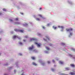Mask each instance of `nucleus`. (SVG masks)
<instances>
[{
	"label": "nucleus",
	"instance_id": "obj_1",
	"mask_svg": "<svg viewBox=\"0 0 75 75\" xmlns=\"http://www.w3.org/2000/svg\"><path fill=\"white\" fill-rule=\"evenodd\" d=\"M66 31H72L73 30V29L72 28H69V29H66Z\"/></svg>",
	"mask_w": 75,
	"mask_h": 75
},
{
	"label": "nucleus",
	"instance_id": "obj_2",
	"mask_svg": "<svg viewBox=\"0 0 75 75\" xmlns=\"http://www.w3.org/2000/svg\"><path fill=\"white\" fill-rule=\"evenodd\" d=\"M35 44L37 45V46L38 47H40L41 45V43L38 44L37 42H35Z\"/></svg>",
	"mask_w": 75,
	"mask_h": 75
},
{
	"label": "nucleus",
	"instance_id": "obj_3",
	"mask_svg": "<svg viewBox=\"0 0 75 75\" xmlns=\"http://www.w3.org/2000/svg\"><path fill=\"white\" fill-rule=\"evenodd\" d=\"M31 47H30L29 48V50H33V49L34 48V46H33V45H32Z\"/></svg>",
	"mask_w": 75,
	"mask_h": 75
},
{
	"label": "nucleus",
	"instance_id": "obj_4",
	"mask_svg": "<svg viewBox=\"0 0 75 75\" xmlns=\"http://www.w3.org/2000/svg\"><path fill=\"white\" fill-rule=\"evenodd\" d=\"M37 40V39L35 38H32L30 39V41H36Z\"/></svg>",
	"mask_w": 75,
	"mask_h": 75
},
{
	"label": "nucleus",
	"instance_id": "obj_5",
	"mask_svg": "<svg viewBox=\"0 0 75 75\" xmlns=\"http://www.w3.org/2000/svg\"><path fill=\"white\" fill-rule=\"evenodd\" d=\"M70 74H71V75H75V72L74 71V72H71Z\"/></svg>",
	"mask_w": 75,
	"mask_h": 75
},
{
	"label": "nucleus",
	"instance_id": "obj_6",
	"mask_svg": "<svg viewBox=\"0 0 75 75\" xmlns=\"http://www.w3.org/2000/svg\"><path fill=\"white\" fill-rule=\"evenodd\" d=\"M18 38V36H16V35H14L13 36V38L14 39V38Z\"/></svg>",
	"mask_w": 75,
	"mask_h": 75
},
{
	"label": "nucleus",
	"instance_id": "obj_7",
	"mask_svg": "<svg viewBox=\"0 0 75 75\" xmlns=\"http://www.w3.org/2000/svg\"><path fill=\"white\" fill-rule=\"evenodd\" d=\"M59 63L60 64H64V62L61 61H59Z\"/></svg>",
	"mask_w": 75,
	"mask_h": 75
},
{
	"label": "nucleus",
	"instance_id": "obj_8",
	"mask_svg": "<svg viewBox=\"0 0 75 75\" xmlns=\"http://www.w3.org/2000/svg\"><path fill=\"white\" fill-rule=\"evenodd\" d=\"M70 66H71V67H74L75 65H74V64H71Z\"/></svg>",
	"mask_w": 75,
	"mask_h": 75
},
{
	"label": "nucleus",
	"instance_id": "obj_9",
	"mask_svg": "<svg viewBox=\"0 0 75 75\" xmlns=\"http://www.w3.org/2000/svg\"><path fill=\"white\" fill-rule=\"evenodd\" d=\"M46 37L47 39H48V40H50V38H49L48 36H46Z\"/></svg>",
	"mask_w": 75,
	"mask_h": 75
},
{
	"label": "nucleus",
	"instance_id": "obj_10",
	"mask_svg": "<svg viewBox=\"0 0 75 75\" xmlns=\"http://www.w3.org/2000/svg\"><path fill=\"white\" fill-rule=\"evenodd\" d=\"M15 24H17V25H19L20 24V23L18 22H16L15 23Z\"/></svg>",
	"mask_w": 75,
	"mask_h": 75
},
{
	"label": "nucleus",
	"instance_id": "obj_11",
	"mask_svg": "<svg viewBox=\"0 0 75 75\" xmlns=\"http://www.w3.org/2000/svg\"><path fill=\"white\" fill-rule=\"evenodd\" d=\"M33 65H35V66H36V65H37V64L35 63V62H33Z\"/></svg>",
	"mask_w": 75,
	"mask_h": 75
},
{
	"label": "nucleus",
	"instance_id": "obj_12",
	"mask_svg": "<svg viewBox=\"0 0 75 75\" xmlns=\"http://www.w3.org/2000/svg\"><path fill=\"white\" fill-rule=\"evenodd\" d=\"M36 20L37 21H40V18H36Z\"/></svg>",
	"mask_w": 75,
	"mask_h": 75
},
{
	"label": "nucleus",
	"instance_id": "obj_13",
	"mask_svg": "<svg viewBox=\"0 0 75 75\" xmlns=\"http://www.w3.org/2000/svg\"><path fill=\"white\" fill-rule=\"evenodd\" d=\"M32 59H33V60H35V57H31Z\"/></svg>",
	"mask_w": 75,
	"mask_h": 75
},
{
	"label": "nucleus",
	"instance_id": "obj_14",
	"mask_svg": "<svg viewBox=\"0 0 75 75\" xmlns=\"http://www.w3.org/2000/svg\"><path fill=\"white\" fill-rule=\"evenodd\" d=\"M46 48L47 49V50H50V49L48 47H46Z\"/></svg>",
	"mask_w": 75,
	"mask_h": 75
},
{
	"label": "nucleus",
	"instance_id": "obj_15",
	"mask_svg": "<svg viewBox=\"0 0 75 75\" xmlns=\"http://www.w3.org/2000/svg\"><path fill=\"white\" fill-rule=\"evenodd\" d=\"M20 31L21 33H23V32H24V30H20Z\"/></svg>",
	"mask_w": 75,
	"mask_h": 75
},
{
	"label": "nucleus",
	"instance_id": "obj_16",
	"mask_svg": "<svg viewBox=\"0 0 75 75\" xmlns=\"http://www.w3.org/2000/svg\"><path fill=\"white\" fill-rule=\"evenodd\" d=\"M53 28H54V30H56V29H57V28L56 27H55L54 26H53Z\"/></svg>",
	"mask_w": 75,
	"mask_h": 75
},
{
	"label": "nucleus",
	"instance_id": "obj_17",
	"mask_svg": "<svg viewBox=\"0 0 75 75\" xmlns=\"http://www.w3.org/2000/svg\"><path fill=\"white\" fill-rule=\"evenodd\" d=\"M38 16H39L40 17H42V16L41 15H38Z\"/></svg>",
	"mask_w": 75,
	"mask_h": 75
},
{
	"label": "nucleus",
	"instance_id": "obj_18",
	"mask_svg": "<svg viewBox=\"0 0 75 75\" xmlns=\"http://www.w3.org/2000/svg\"><path fill=\"white\" fill-rule=\"evenodd\" d=\"M61 45H65V43H62L61 44Z\"/></svg>",
	"mask_w": 75,
	"mask_h": 75
},
{
	"label": "nucleus",
	"instance_id": "obj_19",
	"mask_svg": "<svg viewBox=\"0 0 75 75\" xmlns=\"http://www.w3.org/2000/svg\"><path fill=\"white\" fill-rule=\"evenodd\" d=\"M18 20V18H16L15 19V20H16V21H17Z\"/></svg>",
	"mask_w": 75,
	"mask_h": 75
},
{
	"label": "nucleus",
	"instance_id": "obj_20",
	"mask_svg": "<svg viewBox=\"0 0 75 75\" xmlns=\"http://www.w3.org/2000/svg\"><path fill=\"white\" fill-rule=\"evenodd\" d=\"M66 69L67 70H69V68H66Z\"/></svg>",
	"mask_w": 75,
	"mask_h": 75
},
{
	"label": "nucleus",
	"instance_id": "obj_21",
	"mask_svg": "<svg viewBox=\"0 0 75 75\" xmlns=\"http://www.w3.org/2000/svg\"><path fill=\"white\" fill-rule=\"evenodd\" d=\"M25 38H28V36H26L25 37Z\"/></svg>",
	"mask_w": 75,
	"mask_h": 75
},
{
	"label": "nucleus",
	"instance_id": "obj_22",
	"mask_svg": "<svg viewBox=\"0 0 75 75\" xmlns=\"http://www.w3.org/2000/svg\"><path fill=\"white\" fill-rule=\"evenodd\" d=\"M61 28H62V29H63V28H64V27H63V26H61Z\"/></svg>",
	"mask_w": 75,
	"mask_h": 75
},
{
	"label": "nucleus",
	"instance_id": "obj_23",
	"mask_svg": "<svg viewBox=\"0 0 75 75\" xmlns=\"http://www.w3.org/2000/svg\"><path fill=\"white\" fill-rule=\"evenodd\" d=\"M42 28H43V29H45V28L44 26H42Z\"/></svg>",
	"mask_w": 75,
	"mask_h": 75
},
{
	"label": "nucleus",
	"instance_id": "obj_24",
	"mask_svg": "<svg viewBox=\"0 0 75 75\" xmlns=\"http://www.w3.org/2000/svg\"><path fill=\"white\" fill-rule=\"evenodd\" d=\"M71 50H72L73 51H75V50L74 49V48H71Z\"/></svg>",
	"mask_w": 75,
	"mask_h": 75
},
{
	"label": "nucleus",
	"instance_id": "obj_25",
	"mask_svg": "<svg viewBox=\"0 0 75 75\" xmlns=\"http://www.w3.org/2000/svg\"><path fill=\"white\" fill-rule=\"evenodd\" d=\"M52 71H54V69H52Z\"/></svg>",
	"mask_w": 75,
	"mask_h": 75
},
{
	"label": "nucleus",
	"instance_id": "obj_26",
	"mask_svg": "<svg viewBox=\"0 0 75 75\" xmlns=\"http://www.w3.org/2000/svg\"><path fill=\"white\" fill-rule=\"evenodd\" d=\"M3 11H6V10L5 8H3Z\"/></svg>",
	"mask_w": 75,
	"mask_h": 75
},
{
	"label": "nucleus",
	"instance_id": "obj_27",
	"mask_svg": "<svg viewBox=\"0 0 75 75\" xmlns=\"http://www.w3.org/2000/svg\"><path fill=\"white\" fill-rule=\"evenodd\" d=\"M69 56H71V57H72V55L71 54H69Z\"/></svg>",
	"mask_w": 75,
	"mask_h": 75
},
{
	"label": "nucleus",
	"instance_id": "obj_28",
	"mask_svg": "<svg viewBox=\"0 0 75 75\" xmlns=\"http://www.w3.org/2000/svg\"><path fill=\"white\" fill-rule=\"evenodd\" d=\"M38 35H41V34L40 33H38Z\"/></svg>",
	"mask_w": 75,
	"mask_h": 75
},
{
	"label": "nucleus",
	"instance_id": "obj_29",
	"mask_svg": "<svg viewBox=\"0 0 75 75\" xmlns=\"http://www.w3.org/2000/svg\"><path fill=\"white\" fill-rule=\"evenodd\" d=\"M47 63H48V64H50V62L48 61L47 62Z\"/></svg>",
	"mask_w": 75,
	"mask_h": 75
},
{
	"label": "nucleus",
	"instance_id": "obj_30",
	"mask_svg": "<svg viewBox=\"0 0 75 75\" xmlns=\"http://www.w3.org/2000/svg\"><path fill=\"white\" fill-rule=\"evenodd\" d=\"M52 45L51 44H50V46H52Z\"/></svg>",
	"mask_w": 75,
	"mask_h": 75
},
{
	"label": "nucleus",
	"instance_id": "obj_31",
	"mask_svg": "<svg viewBox=\"0 0 75 75\" xmlns=\"http://www.w3.org/2000/svg\"><path fill=\"white\" fill-rule=\"evenodd\" d=\"M19 44H20L21 45H22V43H21V42H20V43H19Z\"/></svg>",
	"mask_w": 75,
	"mask_h": 75
},
{
	"label": "nucleus",
	"instance_id": "obj_32",
	"mask_svg": "<svg viewBox=\"0 0 75 75\" xmlns=\"http://www.w3.org/2000/svg\"><path fill=\"white\" fill-rule=\"evenodd\" d=\"M52 62H55V61H54V60H52Z\"/></svg>",
	"mask_w": 75,
	"mask_h": 75
},
{
	"label": "nucleus",
	"instance_id": "obj_33",
	"mask_svg": "<svg viewBox=\"0 0 75 75\" xmlns=\"http://www.w3.org/2000/svg\"><path fill=\"white\" fill-rule=\"evenodd\" d=\"M70 35H72V33H70Z\"/></svg>",
	"mask_w": 75,
	"mask_h": 75
},
{
	"label": "nucleus",
	"instance_id": "obj_34",
	"mask_svg": "<svg viewBox=\"0 0 75 75\" xmlns=\"http://www.w3.org/2000/svg\"><path fill=\"white\" fill-rule=\"evenodd\" d=\"M10 21H13V20H11V19H10Z\"/></svg>",
	"mask_w": 75,
	"mask_h": 75
},
{
	"label": "nucleus",
	"instance_id": "obj_35",
	"mask_svg": "<svg viewBox=\"0 0 75 75\" xmlns=\"http://www.w3.org/2000/svg\"><path fill=\"white\" fill-rule=\"evenodd\" d=\"M61 75H64V74L62 73L61 74Z\"/></svg>",
	"mask_w": 75,
	"mask_h": 75
},
{
	"label": "nucleus",
	"instance_id": "obj_36",
	"mask_svg": "<svg viewBox=\"0 0 75 75\" xmlns=\"http://www.w3.org/2000/svg\"><path fill=\"white\" fill-rule=\"evenodd\" d=\"M19 55H22V54H19Z\"/></svg>",
	"mask_w": 75,
	"mask_h": 75
},
{
	"label": "nucleus",
	"instance_id": "obj_37",
	"mask_svg": "<svg viewBox=\"0 0 75 75\" xmlns=\"http://www.w3.org/2000/svg\"><path fill=\"white\" fill-rule=\"evenodd\" d=\"M41 9H42V8H40V10H41Z\"/></svg>",
	"mask_w": 75,
	"mask_h": 75
},
{
	"label": "nucleus",
	"instance_id": "obj_38",
	"mask_svg": "<svg viewBox=\"0 0 75 75\" xmlns=\"http://www.w3.org/2000/svg\"><path fill=\"white\" fill-rule=\"evenodd\" d=\"M15 31H17L18 30H15Z\"/></svg>",
	"mask_w": 75,
	"mask_h": 75
},
{
	"label": "nucleus",
	"instance_id": "obj_39",
	"mask_svg": "<svg viewBox=\"0 0 75 75\" xmlns=\"http://www.w3.org/2000/svg\"><path fill=\"white\" fill-rule=\"evenodd\" d=\"M36 51V50H33V51Z\"/></svg>",
	"mask_w": 75,
	"mask_h": 75
},
{
	"label": "nucleus",
	"instance_id": "obj_40",
	"mask_svg": "<svg viewBox=\"0 0 75 75\" xmlns=\"http://www.w3.org/2000/svg\"><path fill=\"white\" fill-rule=\"evenodd\" d=\"M44 40H45V41H46V40L44 39V38L43 39Z\"/></svg>",
	"mask_w": 75,
	"mask_h": 75
},
{
	"label": "nucleus",
	"instance_id": "obj_41",
	"mask_svg": "<svg viewBox=\"0 0 75 75\" xmlns=\"http://www.w3.org/2000/svg\"><path fill=\"white\" fill-rule=\"evenodd\" d=\"M58 27H59V28L60 27V26H58Z\"/></svg>",
	"mask_w": 75,
	"mask_h": 75
},
{
	"label": "nucleus",
	"instance_id": "obj_42",
	"mask_svg": "<svg viewBox=\"0 0 75 75\" xmlns=\"http://www.w3.org/2000/svg\"><path fill=\"white\" fill-rule=\"evenodd\" d=\"M23 41H24V42H25V40H23Z\"/></svg>",
	"mask_w": 75,
	"mask_h": 75
},
{
	"label": "nucleus",
	"instance_id": "obj_43",
	"mask_svg": "<svg viewBox=\"0 0 75 75\" xmlns=\"http://www.w3.org/2000/svg\"><path fill=\"white\" fill-rule=\"evenodd\" d=\"M1 14H2L1 13H0V15H1Z\"/></svg>",
	"mask_w": 75,
	"mask_h": 75
},
{
	"label": "nucleus",
	"instance_id": "obj_44",
	"mask_svg": "<svg viewBox=\"0 0 75 75\" xmlns=\"http://www.w3.org/2000/svg\"><path fill=\"white\" fill-rule=\"evenodd\" d=\"M19 39H21V38H18Z\"/></svg>",
	"mask_w": 75,
	"mask_h": 75
},
{
	"label": "nucleus",
	"instance_id": "obj_45",
	"mask_svg": "<svg viewBox=\"0 0 75 75\" xmlns=\"http://www.w3.org/2000/svg\"><path fill=\"white\" fill-rule=\"evenodd\" d=\"M21 14H22V15H23V13H21Z\"/></svg>",
	"mask_w": 75,
	"mask_h": 75
},
{
	"label": "nucleus",
	"instance_id": "obj_46",
	"mask_svg": "<svg viewBox=\"0 0 75 75\" xmlns=\"http://www.w3.org/2000/svg\"><path fill=\"white\" fill-rule=\"evenodd\" d=\"M15 72H16V70H14Z\"/></svg>",
	"mask_w": 75,
	"mask_h": 75
},
{
	"label": "nucleus",
	"instance_id": "obj_47",
	"mask_svg": "<svg viewBox=\"0 0 75 75\" xmlns=\"http://www.w3.org/2000/svg\"><path fill=\"white\" fill-rule=\"evenodd\" d=\"M1 40V38H0V41Z\"/></svg>",
	"mask_w": 75,
	"mask_h": 75
},
{
	"label": "nucleus",
	"instance_id": "obj_48",
	"mask_svg": "<svg viewBox=\"0 0 75 75\" xmlns=\"http://www.w3.org/2000/svg\"><path fill=\"white\" fill-rule=\"evenodd\" d=\"M0 55H1V53H0Z\"/></svg>",
	"mask_w": 75,
	"mask_h": 75
},
{
	"label": "nucleus",
	"instance_id": "obj_49",
	"mask_svg": "<svg viewBox=\"0 0 75 75\" xmlns=\"http://www.w3.org/2000/svg\"><path fill=\"white\" fill-rule=\"evenodd\" d=\"M42 65H43V63L42 64Z\"/></svg>",
	"mask_w": 75,
	"mask_h": 75
}]
</instances>
